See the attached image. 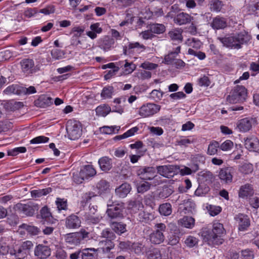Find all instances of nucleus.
Returning <instances> with one entry per match:
<instances>
[{"instance_id": "obj_1", "label": "nucleus", "mask_w": 259, "mask_h": 259, "mask_svg": "<svg viewBox=\"0 0 259 259\" xmlns=\"http://www.w3.org/2000/svg\"><path fill=\"white\" fill-rule=\"evenodd\" d=\"M225 231L222 224L214 222L212 230L203 228L201 231V236L204 242H207L209 245H219L222 243L221 238Z\"/></svg>"}, {"instance_id": "obj_2", "label": "nucleus", "mask_w": 259, "mask_h": 259, "mask_svg": "<svg viewBox=\"0 0 259 259\" xmlns=\"http://www.w3.org/2000/svg\"><path fill=\"white\" fill-rule=\"evenodd\" d=\"M108 209L106 213L111 219H121L123 217V211L125 209L124 204L122 202L109 200L107 202Z\"/></svg>"}, {"instance_id": "obj_3", "label": "nucleus", "mask_w": 259, "mask_h": 259, "mask_svg": "<svg viewBox=\"0 0 259 259\" xmlns=\"http://www.w3.org/2000/svg\"><path fill=\"white\" fill-rule=\"evenodd\" d=\"M247 97V90L242 85H236L227 97V101L232 104L242 102L245 100Z\"/></svg>"}, {"instance_id": "obj_4", "label": "nucleus", "mask_w": 259, "mask_h": 259, "mask_svg": "<svg viewBox=\"0 0 259 259\" xmlns=\"http://www.w3.org/2000/svg\"><path fill=\"white\" fill-rule=\"evenodd\" d=\"M66 128L68 138L72 140L79 139L82 135L81 125L78 121L72 120L68 121Z\"/></svg>"}, {"instance_id": "obj_5", "label": "nucleus", "mask_w": 259, "mask_h": 259, "mask_svg": "<svg viewBox=\"0 0 259 259\" xmlns=\"http://www.w3.org/2000/svg\"><path fill=\"white\" fill-rule=\"evenodd\" d=\"M33 246L30 241L23 242L16 249L12 248L10 251V254L14 255L16 259H24L29 253V251Z\"/></svg>"}, {"instance_id": "obj_6", "label": "nucleus", "mask_w": 259, "mask_h": 259, "mask_svg": "<svg viewBox=\"0 0 259 259\" xmlns=\"http://www.w3.org/2000/svg\"><path fill=\"white\" fill-rule=\"evenodd\" d=\"M154 227L155 230L150 235V241L152 243L159 244L164 240L163 232L165 231L166 227L163 223H157Z\"/></svg>"}, {"instance_id": "obj_7", "label": "nucleus", "mask_w": 259, "mask_h": 259, "mask_svg": "<svg viewBox=\"0 0 259 259\" xmlns=\"http://www.w3.org/2000/svg\"><path fill=\"white\" fill-rule=\"evenodd\" d=\"M15 209L27 216L33 215L39 209L38 204L29 202L27 204L17 203L14 207Z\"/></svg>"}, {"instance_id": "obj_8", "label": "nucleus", "mask_w": 259, "mask_h": 259, "mask_svg": "<svg viewBox=\"0 0 259 259\" xmlns=\"http://www.w3.org/2000/svg\"><path fill=\"white\" fill-rule=\"evenodd\" d=\"M160 109V106L154 103H147L142 105L139 109L138 113L142 117L152 116Z\"/></svg>"}, {"instance_id": "obj_9", "label": "nucleus", "mask_w": 259, "mask_h": 259, "mask_svg": "<svg viewBox=\"0 0 259 259\" xmlns=\"http://www.w3.org/2000/svg\"><path fill=\"white\" fill-rule=\"evenodd\" d=\"M179 169V166L174 165H161L156 167L157 172L167 178L174 177L178 173Z\"/></svg>"}, {"instance_id": "obj_10", "label": "nucleus", "mask_w": 259, "mask_h": 259, "mask_svg": "<svg viewBox=\"0 0 259 259\" xmlns=\"http://www.w3.org/2000/svg\"><path fill=\"white\" fill-rule=\"evenodd\" d=\"M137 174L140 179L144 180H151L156 176V169L153 167H143L139 168Z\"/></svg>"}, {"instance_id": "obj_11", "label": "nucleus", "mask_w": 259, "mask_h": 259, "mask_svg": "<svg viewBox=\"0 0 259 259\" xmlns=\"http://www.w3.org/2000/svg\"><path fill=\"white\" fill-rule=\"evenodd\" d=\"M34 255L39 259H46L51 254V249L49 246L39 244L34 249Z\"/></svg>"}, {"instance_id": "obj_12", "label": "nucleus", "mask_w": 259, "mask_h": 259, "mask_svg": "<svg viewBox=\"0 0 259 259\" xmlns=\"http://www.w3.org/2000/svg\"><path fill=\"white\" fill-rule=\"evenodd\" d=\"M236 223L238 224L240 231H246L250 226V223L249 217L243 213H239L234 217Z\"/></svg>"}, {"instance_id": "obj_13", "label": "nucleus", "mask_w": 259, "mask_h": 259, "mask_svg": "<svg viewBox=\"0 0 259 259\" xmlns=\"http://www.w3.org/2000/svg\"><path fill=\"white\" fill-rule=\"evenodd\" d=\"M253 123V120L252 119L244 118L237 122L236 128L240 132H247L252 128Z\"/></svg>"}, {"instance_id": "obj_14", "label": "nucleus", "mask_w": 259, "mask_h": 259, "mask_svg": "<svg viewBox=\"0 0 259 259\" xmlns=\"http://www.w3.org/2000/svg\"><path fill=\"white\" fill-rule=\"evenodd\" d=\"M81 220L75 214H71L65 219V227L68 229H75L81 226Z\"/></svg>"}, {"instance_id": "obj_15", "label": "nucleus", "mask_w": 259, "mask_h": 259, "mask_svg": "<svg viewBox=\"0 0 259 259\" xmlns=\"http://www.w3.org/2000/svg\"><path fill=\"white\" fill-rule=\"evenodd\" d=\"M244 145L250 151L259 150V140L255 136H251L244 139Z\"/></svg>"}, {"instance_id": "obj_16", "label": "nucleus", "mask_w": 259, "mask_h": 259, "mask_svg": "<svg viewBox=\"0 0 259 259\" xmlns=\"http://www.w3.org/2000/svg\"><path fill=\"white\" fill-rule=\"evenodd\" d=\"M233 169L232 167H226L221 169L219 172L220 179L226 183L232 182Z\"/></svg>"}, {"instance_id": "obj_17", "label": "nucleus", "mask_w": 259, "mask_h": 259, "mask_svg": "<svg viewBox=\"0 0 259 259\" xmlns=\"http://www.w3.org/2000/svg\"><path fill=\"white\" fill-rule=\"evenodd\" d=\"M21 69L24 73L30 74L35 72L34 61L32 59H25L21 62Z\"/></svg>"}, {"instance_id": "obj_18", "label": "nucleus", "mask_w": 259, "mask_h": 259, "mask_svg": "<svg viewBox=\"0 0 259 259\" xmlns=\"http://www.w3.org/2000/svg\"><path fill=\"white\" fill-rule=\"evenodd\" d=\"M218 39L223 45L227 48L231 49H238V46H237L235 36H230L228 37H218Z\"/></svg>"}, {"instance_id": "obj_19", "label": "nucleus", "mask_w": 259, "mask_h": 259, "mask_svg": "<svg viewBox=\"0 0 259 259\" xmlns=\"http://www.w3.org/2000/svg\"><path fill=\"white\" fill-rule=\"evenodd\" d=\"M99 248H87L81 251L82 259H98Z\"/></svg>"}, {"instance_id": "obj_20", "label": "nucleus", "mask_w": 259, "mask_h": 259, "mask_svg": "<svg viewBox=\"0 0 259 259\" xmlns=\"http://www.w3.org/2000/svg\"><path fill=\"white\" fill-rule=\"evenodd\" d=\"M64 239L66 243L71 245L77 246L81 243L79 234L76 232L67 234L64 236Z\"/></svg>"}, {"instance_id": "obj_21", "label": "nucleus", "mask_w": 259, "mask_h": 259, "mask_svg": "<svg viewBox=\"0 0 259 259\" xmlns=\"http://www.w3.org/2000/svg\"><path fill=\"white\" fill-rule=\"evenodd\" d=\"M254 194V190L251 185L246 184L240 187L238 195L241 198H246L253 195Z\"/></svg>"}, {"instance_id": "obj_22", "label": "nucleus", "mask_w": 259, "mask_h": 259, "mask_svg": "<svg viewBox=\"0 0 259 259\" xmlns=\"http://www.w3.org/2000/svg\"><path fill=\"white\" fill-rule=\"evenodd\" d=\"M183 212L184 214H192L196 211V204L194 201L190 199L184 200L181 204Z\"/></svg>"}, {"instance_id": "obj_23", "label": "nucleus", "mask_w": 259, "mask_h": 259, "mask_svg": "<svg viewBox=\"0 0 259 259\" xmlns=\"http://www.w3.org/2000/svg\"><path fill=\"white\" fill-rule=\"evenodd\" d=\"M53 104V99L47 95H41L39 98L35 101L36 106L40 108H46Z\"/></svg>"}, {"instance_id": "obj_24", "label": "nucleus", "mask_w": 259, "mask_h": 259, "mask_svg": "<svg viewBox=\"0 0 259 259\" xmlns=\"http://www.w3.org/2000/svg\"><path fill=\"white\" fill-rule=\"evenodd\" d=\"M193 18L188 14L182 12L177 15L175 18V22L180 25H184L190 23L193 20Z\"/></svg>"}, {"instance_id": "obj_25", "label": "nucleus", "mask_w": 259, "mask_h": 259, "mask_svg": "<svg viewBox=\"0 0 259 259\" xmlns=\"http://www.w3.org/2000/svg\"><path fill=\"white\" fill-rule=\"evenodd\" d=\"M81 175L86 179L95 176L97 171L94 167L91 165H87L80 169Z\"/></svg>"}, {"instance_id": "obj_26", "label": "nucleus", "mask_w": 259, "mask_h": 259, "mask_svg": "<svg viewBox=\"0 0 259 259\" xmlns=\"http://www.w3.org/2000/svg\"><path fill=\"white\" fill-rule=\"evenodd\" d=\"M131 187L128 183H123L115 189V193L119 197L124 198L130 193Z\"/></svg>"}, {"instance_id": "obj_27", "label": "nucleus", "mask_w": 259, "mask_h": 259, "mask_svg": "<svg viewBox=\"0 0 259 259\" xmlns=\"http://www.w3.org/2000/svg\"><path fill=\"white\" fill-rule=\"evenodd\" d=\"M98 163L101 169L104 171L109 170L112 166L111 159L106 156L99 159Z\"/></svg>"}, {"instance_id": "obj_28", "label": "nucleus", "mask_w": 259, "mask_h": 259, "mask_svg": "<svg viewBox=\"0 0 259 259\" xmlns=\"http://www.w3.org/2000/svg\"><path fill=\"white\" fill-rule=\"evenodd\" d=\"M211 26L215 29H224L227 26V22L225 19L217 17L213 19Z\"/></svg>"}, {"instance_id": "obj_29", "label": "nucleus", "mask_w": 259, "mask_h": 259, "mask_svg": "<svg viewBox=\"0 0 259 259\" xmlns=\"http://www.w3.org/2000/svg\"><path fill=\"white\" fill-rule=\"evenodd\" d=\"M128 208L135 212H136L137 210H141L143 208L142 199L141 198H138L136 199L131 200L128 204Z\"/></svg>"}, {"instance_id": "obj_30", "label": "nucleus", "mask_w": 259, "mask_h": 259, "mask_svg": "<svg viewBox=\"0 0 259 259\" xmlns=\"http://www.w3.org/2000/svg\"><path fill=\"white\" fill-rule=\"evenodd\" d=\"M96 187L100 194L108 193L110 191L109 183L105 180H100L97 184Z\"/></svg>"}, {"instance_id": "obj_31", "label": "nucleus", "mask_w": 259, "mask_h": 259, "mask_svg": "<svg viewBox=\"0 0 259 259\" xmlns=\"http://www.w3.org/2000/svg\"><path fill=\"white\" fill-rule=\"evenodd\" d=\"M179 223L185 228L192 229L195 225V220L191 217H184L179 221Z\"/></svg>"}, {"instance_id": "obj_32", "label": "nucleus", "mask_w": 259, "mask_h": 259, "mask_svg": "<svg viewBox=\"0 0 259 259\" xmlns=\"http://www.w3.org/2000/svg\"><path fill=\"white\" fill-rule=\"evenodd\" d=\"M110 226L112 230L118 234H121L126 231V225L119 222H112Z\"/></svg>"}, {"instance_id": "obj_33", "label": "nucleus", "mask_w": 259, "mask_h": 259, "mask_svg": "<svg viewBox=\"0 0 259 259\" xmlns=\"http://www.w3.org/2000/svg\"><path fill=\"white\" fill-rule=\"evenodd\" d=\"M123 63V62H119L118 64L121 65V67H123V74H129L132 73L136 68V66L132 62H128L127 60H125L124 64L122 65L121 64Z\"/></svg>"}, {"instance_id": "obj_34", "label": "nucleus", "mask_w": 259, "mask_h": 259, "mask_svg": "<svg viewBox=\"0 0 259 259\" xmlns=\"http://www.w3.org/2000/svg\"><path fill=\"white\" fill-rule=\"evenodd\" d=\"M235 37L238 49L241 48L242 45L247 43L250 40V36L246 33H239L235 36Z\"/></svg>"}, {"instance_id": "obj_35", "label": "nucleus", "mask_w": 259, "mask_h": 259, "mask_svg": "<svg viewBox=\"0 0 259 259\" xmlns=\"http://www.w3.org/2000/svg\"><path fill=\"white\" fill-rule=\"evenodd\" d=\"M159 212L162 215H169L172 212L171 204L169 203H165L160 205Z\"/></svg>"}, {"instance_id": "obj_36", "label": "nucleus", "mask_w": 259, "mask_h": 259, "mask_svg": "<svg viewBox=\"0 0 259 259\" xmlns=\"http://www.w3.org/2000/svg\"><path fill=\"white\" fill-rule=\"evenodd\" d=\"M7 239L6 238H0V253L3 255H5L10 253V251L11 249L9 248L7 244Z\"/></svg>"}, {"instance_id": "obj_37", "label": "nucleus", "mask_w": 259, "mask_h": 259, "mask_svg": "<svg viewBox=\"0 0 259 259\" xmlns=\"http://www.w3.org/2000/svg\"><path fill=\"white\" fill-rule=\"evenodd\" d=\"M182 32L181 29H175L168 32V35L172 40L182 41L183 39Z\"/></svg>"}, {"instance_id": "obj_38", "label": "nucleus", "mask_w": 259, "mask_h": 259, "mask_svg": "<svg viewBox=\"0 0 259 259\" xmlns=\"http://www.w3.org/2000/svg\"><path fill=\"white\" fill-rule=\"evenodd\" d=\"M119 129L120 126H105L101 127L100 131L101 133L103 134H112L117 133Z\"/></svg>"}, {"instance_id": "obj_39", "label": "nucleus", "mask_w": 259, "mask_h": 259, "mask_svg": "<svg viewBox=\"0 0 259 259\" xmlns=\"http://www.w3.org/2000/svg\"><path fill=\"white\" fill-rule=\"evenodd\" d=\"M114 89L111 86L104 87L101 94V97L104 99H110L112 98Z\"/></svg>"}, {"instance_id": "obj_40", "label": "nucleus", "mask_w": 259, "mask_h": 259, "mask_svg": "<svg viewBox=\"0 0 259 259\" xmlns=\"http://www.w3.org/2000/svg\"><path fill=\"white\" fill-rule=\"evenodd\" d=\"M198 165L197 164H196L194 166V168L193 169H191L186 166H183L181 168L179 167L178 171H180V173L182 176H185L191 175L193 172H195L198 170Z\"/></svg>"}, {"instance_id": "obj_41", "label": "nucleus", "mask_w": 259, "mask_h": 259, "mask_svg": "<svg viewBox=\"0 0 259 259\" xmlns=\"http://www.w3.org/2000/svg\"><path fill=\"white\" fill-rule=\"evenodd\" d=\"M21 228L25 229L29 234L32 235H36L40 232L39 229L37 227L26 224H22Z\"/></svg>"}, {"instance_id": "obj_42", "label": "nucleus", "mask_w": 259, "mask_h": 259, "mask_svg": "<svg viewBox=\"0 0 259 259\" xmlns=\"http://www.w3.org/2000/svg\"><path fill=\"white\" fill-rule=\"evenodd\" d=\"M96 112L100 115L105 116L111 112V108L107 105L99 106L96 108Z\"/></svg>"}, {"instance_id": "obj_43", "label": "nucleus", "mask_w": 259, "mask_h": 259, "mask_svg": "<svg viewBox=\"0 0 259 259\" xmlns=\"http://www.w3.org/2000/svg\"><path fill=\"white\" fill-rule=\"evenodd\" d=\"M151 31L154 33L160 34L164 32L165 28L163 24H154L150 27Z\"/></svg>"}, {"instance_id": "obj_44", "label": "nucleus", "mask_w": 259, "mask_h": 259, "mask_svg": "<svg viewBox=\"0 0 259 259\" xmlns=\"http://www.w3.org/2000/svg\"><path fill=\"white\" fill-rule=\"evenodd\" d=\"M138 131V128L137 127H134L130 130H128L126 132L124 133L122 135H119L116 136L115 138L117 140H121L122 139L126 138L132 136L134 135V134Z\"/></svg>"}, {"instance_id": "obj_45", "label": "nucleus", "mask_w": 259, "mask_h": 259, "mask_svg": "<svg viewBox=\"0 0 259 259\" xmlns=\"http://www.w3.org/2000/svg\"><path fill=\"white\" fill-rule=\"evenodd\" d=\"M151 184L147 182L140 183L137 186V191L140 193H144L149 190Z\"/></svg>"}, {"instance_id": "obj_46", "label": "nucleus", "mask_w": 259, "mask_h": 259, "mask_svg": "<svg viewBox=\"0 0 259 259\" xmlns=\"http://www.w3.org/2000/svg\"><path fill=\"white\" fill-rule=\"evenodd\" d=\"M56 204L58 211L66 210L67 209V200L64 199L57 198L56 200Z\"/></svg>"}, {"instance_id": "obj_47", "label": "nucleus", "mask_w": 259, "mask_h": 259, "mask_svg": "<svg viewBox=\"0 0 259 259\" xmlns=\"http://www.w3.org/2000/svg\"><path fill=\"white\" fill-rule=\"evenodd\" d=\"M148 259H161V255L158 249H153L147 253Z\"/></svg>"}, {"instance_id": "obj_48", "label": "nucleus", "mask_w": 259, "mask_h": 259, "mask_svg": "<svg viewBox=\"0 0 259 259\" xmlns=\"http://www.w3.org/2000/svg\"><path fill=\"white\" fill-rule=\"evenodd\" d=\"M135 48H140L144 49L145 47L143 45H141L138 42L130 43L128 46L124 47L123 54L124 55H127L128 50H133Z\"/></svg>"}, {"instance_id": "obj_49", "label": "nucleus", "mask_w": 259, "mask_h": 259, "mask_svg": "<svg viewBox=\"0 0 259 259\" xmlns=\"http://www.w3.org/2000/svg\"><path fill=\"white\" fill-rule=\"evenodd\" d=\"M55 256L57 259H66L67 255L66 252L62 247L56 246Z\"/></svg>"}, {"instance_id": "obj_50", "label": "nucleus", "mask_w": 259, "mask_h": 259, "mask_svg": "<svg viewBox=\"0 0 259 259\" xmlns=\"http://www.w3.org/2000/svg\"><path fill=\"white\" fill-rule=\"evenodd\" d=\"M101 237L103 238L108 239L107 240H114L116 236L114 233L111 231L109 229H106L102 231L101 233Z\"/></svg>"}, {"instance_id": "obj_51", "label": "nucleus", "mask_w": 259, "mask_h": 259, "mask_svg": "<svg viewBox=\"0 0 259 259\" xmlns=\"http://www.w3.org/2000/svg\"><path fill=\"white\" fill-rule=\"evenodd\" d=\"M185 243L188 247L192 248L198 243V239L192 236H189L185 240Z\"/></svg>"}, {"instance_id": "obj_52", "label": "nucleus", "mask_w": 259, "mask_h": 259, "mask_svg": "<svg viewBox=\"0 0 259 259\" xmlns=\"http://www.w3.org/2000/svg\"><path fill=\"white\" fill-rule=\"evenodd\" d=\"M219 147V143L214 142L208 145L207 149V154L210 155H214L217 153L218 148Z\"/></svg>"}, {"instance_id": "obj_53", "label": "nucleus", "mask_w": 259, "mask_h": 259, "mask_svg": "<svg viewBox=\"0 0 259 259\" xmlns=\"http://www.w3.org/2000/svg\"><path fill=\"white\" fill-rule=\"evenodd\" d=\"M239 170L244 174H249L253 171V165L251 164L245 163L240 167Z\"/></svg>"}, {"instance_id": "obj_54", "label": "nucleus", "mask_w": 259, "mask_h": 259, "mask_svg": "<svg viewBox=\"0 0 259 259\" xmlns=\"http://www.w3.org/2000/svg\"><path fill=\"white\" fill-rule=\"evenodd\" d=\"M73 181L76 184H81L85 179L81 175V171H75L73 173Z\"/></svg>"}, {"instance_id": "obj_55", "label": "nucleus", "mask_w": 259, "mask_h": 259, "mask_svg": "<svg viewBox=\"0 0 259 259\" xmlns=\"http://www.w3.org/2000/svg\"><path fill=\"white\" fill-rule=\"evenodd\" d=\"M163 93L160 90H154L150 93V98L156 101L160 100L163 97Z\"/></svg>"}, {"instance_id": "obj_56", "label": "nucleus", "mask_w": 259, "mask_h": 259, "mask_svg": "<svg viewBox=\"0 0 259 259\" xmlns=\"http://www.w3.org/2000/svg\"><path fill=\"white\" fill-rule=\"evenodd\" d=\"M234 146V144L231 140H226L223 142L220 146V149L224 151H227L231 150Z\"/></svg>"}, {"instance_id": "obj_57", "label": "nucleus", "mask_w": 259, "mask_h": 259, "mask_svg": "<svg viewBox=\"0 0 259 259\" xmlns=\"http://www.w3.org/2000/svg\"><path fill=\"white\" fill-rule=\"evenodd\" d=\"M115 41L112 38H108L104 40L102 48L105 51H108L113 47Z\"/></svg>"}, {"instance_id": "obj_58", "label": "nucleus", "mask_w": 259, "mask_h": 259, "mask_svg": "<svg viewBox=\"0 0 259 259\" xmlns=\"http://www.w3.org/2000/svg\"><path fill=\"white\" fill-rule=\"evenodd\" d=\"M188 52L189 54L196 56L200 60H203L206 57L204 53L200 51H195L192 49H189Z\"/></svg>"}, {"instance_id": "obj_59", "label": "nucleus", "mask_w": 259, "mask_h": 259, "mask_svg": "<svg viewBox=\"0 0 259 259\" xmlns=\"http://www.w3.org/2000/svg\"><path fill=\"white\" fill-rule=\"evenodd\" d=\"M211 81L208 77L204 75L198 79V84L201 87H208Z\"/></svg>"}, {"instance_id": "obj_60", "label": "nucleus", "mask_w": 259, "mask_h": 259, "mask_svg": "<svg viewBox=\"0 0 259 259\" xmlns=\"http://www.w3.org/2000/svg\"><path fill=\"white\" fill-rule=\"evenodd\" d=\"M17 85L13 84L7 87L4 92L6 95L17 94L19 91Z\"/></svg>"}, {"instance_id": "obj_61", "label": "nucleus", "mask_w": 259, "mask_h": 259, "mask_svg": "<svg viewBox=\"0 0 259 259\" xmlns=\"http://www.w3.org/2000/svg\"><path fill=\"white\" fill-rule=\"evenodd\" d=\"M63 51L60 49H54L51 51V55L53 58L56 60L60 59L64 55Z\"/></svg>"}, {"instance_id": "obj_62", "label": "nucleus", "mask_w": 259, "mask_h": 259, "mask_svg": "<svg viewBox=\"0 0 259 259\" xmlns=\"http://www.w3.org/2000/svg\"><path fill=\"white\" fill-rule=\"evenodd\" d=\"M172 190L168 188H165L159 193V197L161 199L167 198L172 193Z\"/></svg>"}, {"instance_id": "obj_63", "label": "nucleus", "mask_w": 259, "mask_h": 259, "mask_svg": "<svg viewBox=\"0 0 259 259\" xmlns=\"http://www.w3.org/2000/svg\"><path fill=\"white\" fill-rule=\"evenodd\" d=\"M150 213L141 211L138 214V219L141 222H147L150 220Z\"/></svg>"}, {"instance_id": "obj_64", "label": "nucleus", "mask_w": 259, "mask_h": 259, "mask_svg": "<svg viewBox=\"0 0 259 259\" xmlns=\"http://www.w3.org/2000/svg\"><path fill=\"white\" fill-rule=\"evenodd\" d=\"M241 255L245 259H251L253 257V253L249 249H246L241 251Z\"/></svg>"}]
</instances>
